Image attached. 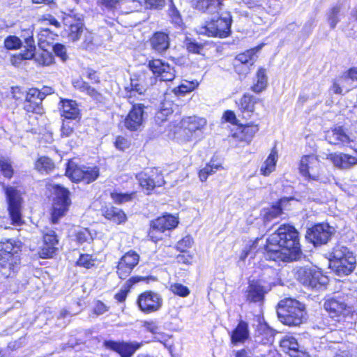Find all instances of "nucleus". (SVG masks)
<instances>
[{
  "mask_svg": "<svg viewBox=\"0 0 357 357\" xmlns=\"http://www.w3.org/2000/svg\"><path fill=\"white\" fill-rule=\"evenodd\" d=\"M266 242L267 255L273 260H297L302 254L298 232L290 225H281L268 236Z\"/></svg>",
  "mask_w": 357,
  "mask_h": 357,
  "instance_id": "f257e3e1",
  "label": "nucleus"
},
{
  "mask_svg": "<svg viewBox=\"0 0 357 357\" xmlns=\"http://www.w3.org/2000/svg\"><path fill=\"white\" fill-rule=\"evenodd\" d=\"M330 267L338 276L351 273L356 265L354 254L347 247L336 245L331 253Z\"/></svg>",
  "mask_w": 357,
  "mask_h": 357,
  "instance_id": "f03ea898",
  "label": "nucleus"
},
{
  "mask_svg": "<svg viewBox=\"0 0 357 357\" xmlns=\"http://www.w3.org/2000/svg\"><path fill=\"white\" fill-rule=\"evenodd\" d=\"M209 22L200 26L197 31L199 34L208 36L225 38L231 33V16L229 12L222 9L215 12Z\"/></svg>",
  "mask_w": 357,
  "mask_h": 357,
  "instance_id": "7ed1b4c3",
  "label": "nucleus"
},
{
  "mask_svg": "<svg viewBox=\"0 0 357 357\" xmlns=\"http://www.w3.org/2000/svg\"><path fill=\"white\" fill-rule=\"evenodd\" d=\"M53 189L55 197L51 213V220L53 224H56L59 219L63 216L68 211L70 204V199H69V191L66 188L59 185H55Z\"/></svg>",
  "mask_w": 357,
  "mask_h": 357,
  "instance_id": "20e7f679",
  "label": "nucleus"
},
{
  "mask_svg": "<svg viewBox=\"0 0 357 357\" xmlns=\"http://www.w3.org/2000/svg\"><path fill=\"white\" fill-rule=\"evenodd\" d=\"M4 191L12 224L20 225L23 222L21 215L22 197L20 192L13 186H5Z\"/></svg>",
  "mask_w": 357,
  "mask_h": 357,
  "instance_id": "39448f33",
  "label": "nucleus"
},
{
  "mask_svg": "<svg viewBox=\"0 0 357 357\" xmlns=\"http://www.w3.org/2000/svg\"><path fill=\"white\" fill-rule=\"evenodd\" d=\"M335 232V229L328 224H318L310 229L306 238L314 245L326 244Z\"/></svg>",
  "mask_w": 357,
  "mask_h": 357,
  "instance_id": "423d86ee",
  "label": "nucleus"
},
{
  "mask_svg": "<svg viewBox=\"0 0 357 357\" xmlns=\"http://www.w3.org/2000/svg\"><path fill=\"white\" fill-rule=\"evenodd\" d=\"M299 171L308 179L318 181L321 175L320 162L318 158L313 154L303 155L300 161Z\"/></svg>",
  "mask_w": 357,
  "mask_h": 357,
  "instance_id": "0eeeda50",
  "label": "nucleus"
},
{
  "mask_svg": "<svg viewBox=\"0 0 357 357\" xmlns=\"http://www.w3.org/2000/svg\"><path fill=\"white\" fill-rule=\"evenodd\" d=\"M178 223L177 218L172 215H165L153 220L151 224L149 236L154 241L161 239V236H155L158 231L164 232L175 228Z\"/></svg>",
  "mask_w": 357,
  "mask_h": 357,
  "instance_id": "6e6552de",
  "label": "nucleus"
},
{
  "mask_svg": "<svg viewBox=\"0 0 357 357\" xmlns=\"http://www.w3.org/2000/svg\"><path fill=\"white\" fill-rule=\"evenodd\" d=\"M157 77H154L149 71H142L134 75L130 79L131 91L139 94L144 93L151 86L156 84Z\"/></svg>",
  "mask_w": 357,
  "mask_h": 357,
  "instance_id": "1a4fd4ad",
  "label": "nucleus"
},
{
  "mask_svg": "<svg viewBox=\"0 0 357 357\" xmlns=\"http://www.w3.org/2000/svg\"><path fill=\"white\" fill-rule=\"evenodd\" d=\"M150 73L154 77H160V81H172L176 75V70L168 63L163 62L160 59H154L149 62Z\"/></svg>",
  "mask_w": 357,
  "mask_h": 357,
  "instance_id": "9d476101",
  "label": "nucleus"
},
{
  "mask_svg": "<svg viewBox=\"0 0 357 357\" xmlns=\"http://www.w3.org/2000/svg\"><path fill=\"white\" fill-rule=\"evenodd\" d=\"M139 255L133 250L126 252L119 260L116 273L121 279L129 276L132 269L138 264Z\"/></svg>",
  "mask_w": 357,
  "mask_h": 357,
  "instance_id": "9b49d317",
  "label": "nucleus"
},
{
  "mask_svg": "<svg viewBox=\"0 0 357 357\" xmlns=\"http://www.w3.org/2000/svg\"><path fill=\"white\" fill-rule=\"evenodd\" d=\"M43 245L39 252V255L43 259L51 258L57 250L59 239L55 231L45 228L43 231Z\"/></svg>",
  "mask_w": 357,
  "mask_h": 357,
  "instance_id": "f8f14e48",
  "label": "nucleus"
},
{
  "mask_svg": "<svg viewBox=\"0 0 357 357\" xmlns=\"http://www.w3.org/2000/svg\"><path fill=\"white\" fill-rule=\"evenodd\" d=\"M145 106L143 104L134 105L124 120L125 127L132 131L141 129L144 121Z\"/></svg>",
  "mask_w": 357,
  "mask_h": 357,
  "instance_id": "ddd939ff",
  "label": "nucleus"
},
{
  "mask_svg": "<svg viewBox=\"0 0 357 357\" xmlns=\"http://www.w3.org/2000/svg\"><path fill=\"white\" fill-rule=\"evenodd\" d=\"M207 121L204 118L197 116L184 117L181 121V127L188 135L186 140L191 139L194 136H197L199 133H202L203 130L206 126Z\"/></svg>",
  "mask_w": 357,
  "mask_h": 357,
  "instance_id": "4468645a",
  "label": "nucleus"
},
{
  "mask_svg": "<svg viewBox=\"0 0 357 357\" xmlns=\"http://www.w3.org/2000/svg\"><path fill=\"white\" fill-rule=\"evenodd\" d=\"M19 255L0 254V274L5 278L13 277L19 270Z\"/></svg>",
  "mask_w": 357,
  "mask_h": 357,
  "instance_id": "2eb2a0df",
  "label": "nucleus"
},
{
  "mask_svg": "<svg viewBox=\"0 0 357 357\" xmlns=\"http://www.w3.org/2000/svg\"><path fill=\"white\" fill-rule=\"evenodd\" d=\"M44 98V93H40L37 89H30L26 93L24 109L28 112L38 113L40 110V105Z\"/></svg>",
  "mask_w": 357,
  "mask_h": 357,
  "instance_id": "dca6fc26",
  "label": "nucleus"
},
{
  "mask_svg": "<svg viewBox=\"0 0 357 357\" xmlns=\"http://www.w3.org/2000/svg\"><path fill=\"white\" fill-rule=\"evenodd\" d=\"M138 304L142 311H157L162 305V299L157 294L145 292L139 297Z\"/></svg>",
  "mask_w": 357,
  "mask_h": 357,
  "instance_id": "f3484780",
  "label": "nucleus"
},
{
  "mask_svg": "<svg viewBox=\"0 0 357 357\" xmlns=\"http://www.w3.org/2000/svg\"><path fill=\"white\" fill-rule=\"evenodd\" d=\"M152 173L151 175H148L145 172H140L136 176L141 187L148 191L152 190L155 187L161 186L165 183L162 174H158L153 178L154 172L152 171Z\"/></svg>",
  "mask_w": 357,
  "mask_h": 357,
  "instance_id": "a211bd4d",
  "label": "nucleus"
},
{
  "mask_svg": "<svg viewBox=\"0 0 357 357\" xmlns=\"http://www.w3.org/2000/svg\"><path fill=\"white\" fill-rule=\"evenodd\" d=\"M107 348L119 353L122 357H130L139 347L138 344L117 342L114 341H105Z\"/></svg>",
  "mask_w": 357,
  "mask_h": 357,
  "instance_id": "6ab92c4d",
  "label": "nucleus"
},
{
  "mask_svg": "<svg viewBox=\"0 0 357 357\" xmlns=\"http://www.w3.org/2000/svg\"><path fill=\"white\" fill-rule=\"evenodd\" d=\"M281 349L291 357H298L300 353H303L297 340L291 335H285L280 340Z\"/></svg>",
  "mask_w": 357,
  "mask_h": 357,
  "instance_id": "aec40b11",
  "label": "nucleus"
},
{
  "mask_svg": "<svg viewBox=\"0 0 357 357\" xmlns=\"http://www.w3.org/2000/svg\"><path fill=\"white\" fill-rule=\"evenodd\" d=\"M250 337L248 324L240 320L236 328L231 333V343L234 345L243 344Z\"/></svg>",
  "mask_w": 357,
  "mask_h": 357,
  "instance_id": "412c9836",
  "label": "nucleus"
},
{
  "mask_svg": "<svg viewBox=\"0 0 357 357\" xmlns=\"http://www.w3.org/2000/svg\"><path fill=\"white\" fill-rule=\"evenodd\" d=\"M259 98L250 94H244L239 100L238 107L244 119H250L255 112V105Z\"/></svg>",
  "mask_w": 357,
  "mask_h": 357,
  "instance_id": "4be33fe9",
  "label": "nucleus"
},
{
  "mask_svg": "<svg viewBox=\"0 0 357 357\" xmlns=\"http://www.w3.org/2000/svg\"><path fill=\"white\" fill-rule=\"evenodd\" d=\"M328 158L333 165L340 169H349L357 164V158L344 153H332Z\"/></svg>",
  "mask_w": 357,
  "mask_h": 357,
  "instance_id": "5701e85b",
  "label": "nucleus"
},
{
  "mask_svg": "<svg viewBox=\"0 0 357 357\" xmlns=\"http://www.w3.org/2000/svg\"><path fill=\"white\" fill-rule=\"evenodd\" d=\"M305 310L306 307L304 303L291 298L282 299L277 305L278 312L280 310L287 312H296V311L303 312Z\"/></svg>",
  "mask_w": 357,
  "mask_h": 357,
  "instance_id": "b1692460",
  "label": "nucleus"
},
{
  "mask_svg": "<svg viewBox=\"0 0 357 357\" xmlns=\"http://www.w3.org/2000/svg\"><path fill=\"white\" fill-rule=\"evenodd\" d=\"M60 111L61 116L68 119H75L78 116L79 109L75 101L61 99Z\"/></svg>",
  "mask_w": 357,
  "mask_h": 357,
  "instance_id": "393cba45",
  "label": "nucleus"
},
{
  "mask_svg": "<svg viewBox=\"0 0 357 357\" xmlns=\"http://www.w3.org/2000/svg\"><path fill=\"white\" fill-rule=\"evenodd\" d=\"M326 138L330 144H346L350 142L349 137L344 132L342 127H337L328 131Z\"/></svg>",
  "mask_w": 357,
  "mask_h": 357,
  "instance_id": "a878e982",
  "label": "nucleus"
},
{
  "mask_svg": "<svg viewBox=\"0 0 357 357\" xmlns=\"http://www.w3.org/2000/svg\"><path fill=\"white\" fill-rule=\"evenodd\" d=\"M150 42L152 48L159 53L165 52L169 46V37L163 32L155 33L151 38Z\"/></svg>",
  "mask_w": 357,
  "mask_h": 357,
  "instance_id": "bb28decb",
  "label": "nucleus"
},
{
  "mask_svg": "<svg viewBox=\"0 0 357 357\" xmlns=\"http://www.w3.org/2000/svg\"><path fill=\"white\" fill-rule=\"evenodd\" d=\"M24 39V50L21 54L23 59H31L33 57L36 51L35 42L33 38V33L30 30L25 31L23 34Z\"/></svg>",
  "mask_w": 357,
  "mask_h": 357,
  "instance_id": "cd10ccee",
  "label": "nucleus"
},
{
  "mask_svg": "<svg viewBox=\"0 0 357 357\" xmlns=\"http://www.w3.org/2000/svg\"><path fill=\"white\" fill-rule=\"evenodd\" d=\"M222 0H196V8L203 12L215 13L221 10L222 8Z\"/></svg>",
  "mask_w": 357,
  "mask_h": 357,
  "instance_id": "c85d7f7f",
  "label": "nucleus"
},
{
  "mask_svg": "<svg viewBox=\"0 0 357 357\" xmlns=\"http://www.w3.org/2000/svg\"><path fill=\"white\" fill-rule=\"evenodd\" d=\"M268 291L258 282H252L248 287V298L253 302H259L264 299V294Z\"/></svg>",
  "mask_w": 357,
  "mask_h": 357,
  "instance_id": "c756f323",
  "label": "nucleus"
},
{
  "mask_svg": "<svg viewBox=\"0 0 357 357\" xmlns=\"http://www.w3.org/2000/svg\"><path fill=\"white\" fill-rule=\"evenodd\" d=\"M144 326L148 331L155 335V339L158 342L162 343L166 347H172V344H168L167 342L171 338V335L162 333L160 331L159 327L153 321H144Z\"/></svg>",
  "mask_w": 357,
  "mask_h": 357,
  "instance_id": "7c9ffc66",
  "label": "nucleus"
},
{
  "mask_svg": "<svg viewBox=\"0 0 357 357\" xmlns=\"http://www.w3.org/2000/svg\"><path fill=\"white\" fill-rule=\"evenodd\" d=\"M102 214L105 218L117 224L124 222L127 219L124 212L121 209L114 206L106 207L103 210Z\"/></svg>",
  "mask_w": 357,
  "mask_h": 357,
  "instance_id": "2f4dec72",
  "label": "nucleus"
},
{
  "mask_svg": "<svg viewBox=\"0 0 357 357\" xmlns=\"http://www.w3.org/2000/svg\"><path fill=\"white\" fill-rule=\"evenodd\" d=\"M324 307L328 312H342L347 310V305L342 298H329L325 300Z\"/></svg>",
  "mask_w": 357,
  "mask_h": 357,
  "instance_id": "473e14b6",
  "label": "nucleus"
},
{
  "mask_svg": "<svg viewBox=\"0 0 357 357\" xmlns=\"http://www.w3.org/2000/svg\"><path fill=\"white\" fill-rule=\"evenodd\" d=\"M278 159V153L276 150L273 149L261 165L260 169L261 174L266 176L275 171Z\"/></svg>",
  "mask_w": 357,
  "mask_h": 357,
  "instance_id": "72a5a7b5",
  "label": "nucleus"
},
{
  "mask_svg": "<svg viewBox=\"0 0 357 357\" xmlns=\"http://www.w3.org/2000/svg\"><path fill=\"white\" fill-rule=\"evenodd\" d=\"M260 48V47H257L241 53L236 56L234 61L237 62V63H241L253 66L257 58L256 54L259 51Z\"/></svg>",
  "mask_w": 357,
  "mask_h": 357,
  "instance_id": "f704fd0d",
  "label": "nucleus"
},
{
  "mask_svg": "<svg viewBox=\"0 0 357 357\" xmlns=\"http://www.w3.org/2000/svg\"><path fill=\"white\" fill-rule=\"evenodd\" d=\"M84 167L77 166L74 162L70 161L66 167V174L73 181H82Z\"/></svg>",
  "mask_w": 357,
  "mask_h": 357,
  "instance_id": "c9c22d12",
  "label": "nucleus"
},
{
  "mask_svg": "<svg viewBox=\"0 0 357 357\" xmlns=\"http://www.w3.org/2000/svg\"><path fill=\"white\" fill-rule=\"evenodd\" d=\"M315 268L301 267L296 273V278L303 285L309 287L311 280L313 278V274Z\"/></svg>",
  "mask_w": 357,
  "mask_h": 357,
  "instance_id": "e433bc0d",
  "label": "nucleus"
},
{
  "mask_svg": "<svg viewBox=\"0 0 357 357\" xmlns=\"http://www.w3.org/2000/svg\"><path fill=\"white\" fill-rule=\"evenodd\" d=\"M256 83L252 86V90L257 93H261L266 89L268 84V78L266 74V70L260 68L256 75Z\"/></svg>",
  "mask_w": 357,
  "mask_h": 357,
  "instance_id": "4c0bfd02",
  "label": "nucleus"
},
{
  "mask_svg": "<svg viewBox=\"0 0 357 357\" xmlns=\"http://www.w3.org/2000/svg\"><path fill=\"white\" fill-rule=\"evenodd\" d=\"M311 280L310 285L309 288L312 289L319 290L324 287L328 283V278L327 276L324 275L320 271L315 269L313 278Z\"/></svg>",
  "mask_w": 357,
  "mask_h": 357,
  "instance_id": "58836bf2",
  "label": "nucleus"
},
{
  "mask_svg": "<svg viewBox=\"0 0 357 357\" xmlns=\"http://www.w3.org/2000/svg\"><path fill=\"white\" fill-rule=\"evenodd\" d=\"M279 320L284 324L289 326H296L300 325L303 320L302 317L298 314H277Z\"/></svg>",
  "mask_w": 357,
  "mask_h": 357,
  "instance_id": "ea45409f",
  "label": "nucleus"
},
{
  "mask_svg": "<svg viewBox=\"0 0 357 357\" xmlns=\"http://www.w3.org/2000/svg\"><path fill=\"white\" fill-rule=\"evenodd\" d=\"M99 176V168L98 167H84L82 181L90 183Z\"/></svg>",
  "mask_w": 357,
  "mask_h": 357,
  "instance_id": "a19ab883",
  "label": "nucleus"
},
{
  "mask_svg": "<svg viewBox=\"0 0 357 357\" xmlns=\"http://www.w3.org/2000/svg\"><path fill=\"white\" fill-rule=\"evenodd\" d=\"M142 280V278H139V277H132V278H130L126 282L124 288L121 289V291L115 295L116 299L119 302L123 301L126 298L127 293L129 291V289L133 284H135V283H137L138 282H139Z\"/></svg>",
  "mask_w": 357,
  "mask_h": 357,
  "instance_id": "79ce46f5",
  "label": "nucleus"
},
{
  "mask_svg": "<svg viewBox=\"0 0 357 357\" xmlns=\"http://www.w3.org/2000/svg\"><path fill=\"white\" fill-rule=\"evenodd\" d=\"M146 9H161L165 5V0H133Z\"/></svg>",
  "mask_w": 357,
  "mask_h": 357,
  "instance_id": "37998d69",
  "label": "nucleus"
},
{
  "mask_svg": "<svg viewBox=\"0 0 357 357\" xmlns=\"http://www.w3.org/2000/svg\"><path fill=\"white\" fill-rule=\"evenodd\" d=\"M36 169L40 172H49L54 165L52 160L47 157H40L36 162Z\"/></svg>",
  "mask_w": 357,
  "mask_h": 357,
  "instance_id": "c03bdc74",
  "label": "nucleus"
},
{
  "mask_svg": "<svg viewBox=\"0 0 357 357\" xmlns=\"http://www.w3.org/2000/svg\"><path fill=\"white\" fill-rule=\"evenodd\" d=\"M341 15L340 6H335L329 10L328 13V22L331 29H334L336 26L337 24L340 22Z\"/></svg>",
  "mask_w": 357,
  "mask_h": 357,
  "instance_id": "a18cd8bd",
  "label": "nucleus"
},
{
  "mask_svg": "<svg viewBox=\"0 0 357 357\" xmlns=\"http://www.w3.org/2000/svg\"><path fill=\"white\" fill-rule=\"evenodd\" d=\"M0 169L5 177L10 178L13 174L12 162L7 157H0Z\"/></svg>",
  "mask_w": 357,
  "mask_h": 357,
  "instance_id": "49530a36",
  "label": "nucleus"
},
{
  "mask_svg": "<svg viewBox=\"0 0 357 357\" xmlns=\"http://www.w3.org/2000/svg\"><path fill=\"white\" fill-rule=\"evenodd\" d=\"M135 192L121 193L114 192L111 193V197L114 202L118 204L129 202L133 199Z\"/></svg>",
  "mask_w": 357,
  "mask_h": 357,
  "instance_id": "de8ad7c7",
  "label": "nucleus"
},
{
  "mask_svg": "<svg viewBox=\"0 0 357 357\" xmlns=\"http://www.w3.org/2000/svg\"><path fill=\"white\" fill-rule=\"evenodd\" d=\"M219 165L209 163L199 172V178L202 182L206 181L208 176L212 175L220 168Z\"/></svg>",
  "mask_w": 357,
  "mask_h": 357,
  "instance_id": "09e8293b",
  "label": "nucleus"
},
{
  "mask_svg": "<svg viewBox=\"0 0 357 357\" xmlns=\"http://www.w3.org/2000/svg\"><path fill=\"white\" fill-rule=\"evenodd\" d=\"M1 255H19L17 252L18 248L14 245V241L12 239H4L1 241Z\"/></svg>",
  "mask_w": 357,
  "mask_h": 357,
  "instance_id": "8fccbe9b",
  "label": "nucleus"
},
{
  "mask_svg": "<svg viewBox=\"0 0 357 357\" xmlns=\"http://www.w3.org/2000/svg\"><path fill=\"white\" fill-rule=\"evenodd\" d=\"M198 85V83L193 82L185 81L180 86L174 89V92L176 95H183L193 91Z\"/></svg>",
  "mask_w": 357,
  "mask_h": 357,
  "instance_id": "3c124183",
  "label": "nucleus"
},
{
  "mask_svg": "<svg viewBox=\"0 0 357 357\" xmlns=\"http://www.w3.org/2000/svg\"><path fill=\"white\" fill-rule=\"evenodd\" d=\"M281 214H282V208L277 205H274L265 211L264 214V219L265 221L269 222L280 216Z\"/></svg>",
  "mask_w": 357,
  "mask_h": 357,
  "instance_id": "603ef678",
  "label": "nucleus"
},
{
  "mask_svg": "<svg viewBox=\"0 0 357 357\" xmlns=\"http://www.w3.org/2000/svg\"><path fill=\"white\" fill-rule=\"evenodd\" d=\"M4 45L8 50H16L22 46V40L15 36H9L5 39Z\"/></svg>",
  "mask_w": 357,
  "mask_h": 357,
  "instance_id": "864d4df0",
  "label": "nucleus"
},
{
  "mask_svg": "<svg viewBox=\"0 0 357 357\" xmlns=\"http://www.w3.org/2000/svg\"><path fill=\"white\" fill-rule=\"evenodd\" d=\"M170 290L174 294L185 297L190 294L189 289L179 283H174L170 285Z\"/></svg>",
  "mask_w": 357,
  "mask_h": 357,
  "instance_id": "5fc2aeb1",
  "label": "nucleus"
},
{
  "mask_svg": "<svg viewBox=\"0 0 357 357\" xmlns=\"http://www.w3.org/2000/svg\"><path fill=\"white\" fill-rule=\"evenodd\" d=\"M77 265L86 268H90L94 266V260L92 259L91 255L82 254L79 256V258L77 261Z\"/></svg>",
  "mask_w": 357,
  "mask_h": 357,
  "instance_id": "6e6d98bb",
  "label": "nucleus"
},
{
  "mask_svg": "<svg viewBox=\"0 0 357 357\" xmlns=\"http://www.w3.org/2000/svg\"><path fill=\"white\" fill-rule=\"evenodd\" d=\"M258 130L259 128L257 125L248 124L243 128L242 132L245 135V139L250 142Z\"/></svg>",
  "mask_w": 357,
  "mask_h": 357,
  "instance_id": "4d7b16f0",
  "label": "nucleus"
},
{
  "mask_svg": "<svg viewBox=\"0 0 357 357\" xmlns=\"http://www.w3.org/2000/svg\"><path fill=\"white\" fill-rule=\"evenodd\" d=\"M76 239L79 243H83L91 241L92 236L88 229L82 228L76 232Z\"/></svg>",
  "mask_w": 357,
  "mask_h": 357,
  "instance_id": "13d9d810",
  "label": "nucleus"
},
{
  "mask_svg": "<svg viewBox=\"0 0 357 357\" xmlns=\"http://www.w3.org/2000/svg\"><path fill=\"white\" fill-rule=\"evenodd\" d=\"M82 33V28L79 24L70 25V33L68 36L70 40L73 41H76L79 40Z\"/></svg>",
  "mask_w": 357,
  "mask_h": 357,
  "instance_id": "bf43d9fd",
  "label": "nucleus"
},
{
  "mask_svg": "<svg viewBox=\"0 0 357 357\" xmlns=\"http://www.w3.org/2000/svg\"><path fill=\"white\" fill-rule=\"evenodd\" d=\"M255 341L261 344H272L273 342V335L269 331H265L256 337Z\"/></svg>",
  "mask_w": 357,
  "mask_h": 357,
  "instance_id": "052dcab7",
  "label": "nucleus"
},
{
  "mask_svg": "<svg viewBox=\"0 0 357 357\" xmlns=\"http://www.w3.org/2000/svg\"><path fill=\"white\" fill-rule=\"evenodd\" d=\"M38 63L43 66H50L54 61V57L52 54L47 52L43 51L37 59Z\"/></svg>",
  "mask_w": 357,
  "mask_h": 357,
  "instance_id": "680f3d73",
  "label": "nucleus"
},
{
  "mask_svg": "<svg viewBox=\"0 0 357 357\" xmlns=\"http://www.w3.org/2000/svg\"><path fill=\"white\" fill-rule=\"evenodd\" d=\"M234 66L236 73L241 76L245 77L250 72L252 66L241 63H237V62L234 61Z\"/></svg>",
  "mask_w": 357,
  "mask_h": 357,
  "instance_id": "e2e57ef3",
  "label": "nucleus"
},
{
  "mask_svg": "<svg viewBox=\"0 0 357 357\" xmlns=\"http://www.w3.org/2000/svg\"><path fill=\"white\" fill-rule=\"evenodd\" d=\"M86 93L89 95L96 102L105 103L106 100L105 97L101 93L98 92L97 90H96L94 88L91 86H90V88Z\"/></svg>",
  "mask_w": 357,
  "mask_h": 357,
  "instance_id": "0e129e2a",
  "label": "nucleus"
},
{
  "mask_svg": "<svg viewBox=\"0 0 357 357\" xmlns=\"http://www.w3.org/2000/svg\"><path fill=\"white\" fill-rule=\"evenodd\" d=\"M192 238L190 236H186L177 243L176 248L181 252H185L192 246Z\"/></svg>",
  "mask_w": 357,
  "mask_h": 357,
  "instance_id": "69168bd1",
  "label": "nucleus"
},
{
  "mask_svg": "<svg viewBox=\"0 0 357 357\" xmlns=\"http://www.w3.org/2000/svg\"><path fill=\"white\" fill-rule=\"evenodd\" d=\"M53 50L55 54L59 56L63 61L66 60V49L64 45L59 43H56L53 46Z\"/></svg>",
  "mask_w": 357,
  "mask_h": 357,
  "instance_id": "338daca9",
  "label": "nucleus"
},
{
  "mask_svg": "<svg viewBox=\"0 0 357 357\" xmlns=\"http://www.w3.org/2000/svg\"><path fill=\"white\" fill-rule=\"evenodd\" d=\"M348 79L354 86H357V68H352L346 72Z\"/></svg>",
  "mask_w": 357,
  "mask_h": 357,
  "instance_id": "774afa93",
  "label": "nucleus"
}]
</instances>
